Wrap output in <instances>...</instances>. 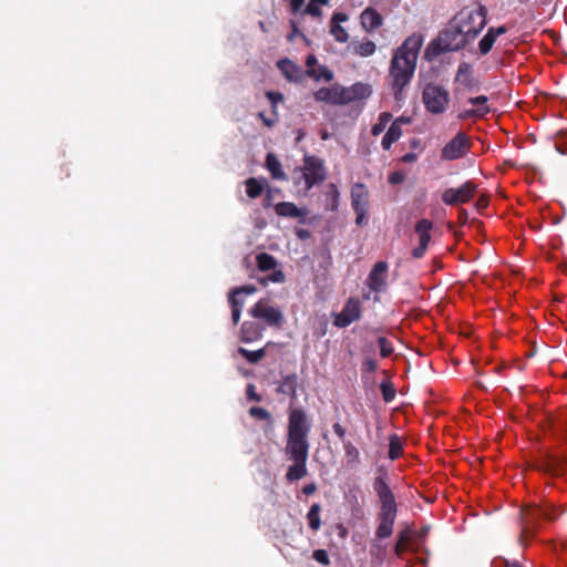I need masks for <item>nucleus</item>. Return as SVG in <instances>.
Returning a JSON list of instances; mask_svg holds the SVG:
<instances>
[{"label":"nucleus","mask_w":567,"mask_h":567,"mask_svg":"<svg viewBox=\"0 0 567 567\" xmlns=\"http://www.w3.org/2000/svg\"><path fill=\"white\" fill-rule=\"evenodd\" d=\"M422 44L423 38L419 34H412L404 40L392 55L388 83L396 101L403 100L404 90L410 85L414 76Z\"/></svg>","instance_id":"nucleus-1"},{"label":"nucleus","mask_w":567,"mask_h":567,"mask_svg":"<svg viewBox=\"0 0 567 567\" xmlns=\"http://www.w3.org/2000/svg\"><path fill=\"white\" fill-rule=\"evenodd\" d=\"M378 476L373 480V489L380 501V512L378 513L379 525L375 530V537L379 539L388 538L393 533V526L398 514V505L393 492L386 480L388 471L384 466H379Z\"/></svg>","instance_id":"nucleus-2"},{"label":"nucleus","mask_w":567,"mask_h":567,"mask_svg":"<svg viewBox=\"0 0 567 567\" xmlns=\"http://www.w3.org/2000/svg\"><path fill=\"white\" fill-rule=\"evenodd\" d=\"M472 42L467 40L466 35L451 19L445 28L440 31L439 35L427 44L424 56L426 60L431 61L444 53L464 50Z\"/></svg>","instance_id":"nucleus-3"},{"label":"nucleus","mask_w":567,"mask_h":567,"mask_svg":"<svg viewBox=\"0 0 567 567\" xmlns=\"http://www.w3.org/2000/svg\"><path fill=\"white\" fill-rule=\"evenodd\" d=\"M564 512L557 508L554 504L544 502L542 504H529L520 511L523 520V537H530L536 529L540 526L542 522H555Z\"/></svg>","instance_id":"nucleus-4"},{"label":"nucleus","mask_w":567,"mask_h":567,"mask_svg":"<svg viewBox=\"0 0 567 567\" xmlns=\"http://www.w3.org/2000/svg\"><path fill=\"white\" fill-rule=\"evenodd\" d=\"M487 12V8L477 2L461 9L452 18V21L462 30L467 40L473 42L486 25Z\"/></svg>","instance_id":"nucleus-5"},{"label":"nucleus","mask_w":567,"mask_h":567,"mask_svg":"<svg viewBox=\"0 0 567 567\" xmlns=\"http://www.w3.org/2000/svg\"><path fill=\"white\" fill-rule=\"evenodd\" d=\"M295 183L299 184L305 181V190L311 189L315 185L321 183L326 178V172L322 159L313 155H306L303 166L293 171Z\"/></svg>","instance_id":"nucleus-6"},{"label":"nucleus","mask_w":567,"mask_h":567,"mask_svg":"<svg viewBox=\"0 0 567 567\" xmlns=\"http://www.w3.org/2000/svg\"><path fill=\"white\" fill-rule=\"evenodd\" d=\"M422 102L429 113L443 114L450 103V93L442 85L427 83L422 92Z\"/></svg>","instance_id":"nucleus-7"},{"label":"nucleus","mask_w":567,"mask_h":567,"mask_svg":"<svg viewBox=\"0 0 567 567\" xmlns=\"http://www.w3.org/2000/svg\"><path fill=\"white\" fill-rule=\"evenodd\" d=\"M456 87L454 89L455 104L461 105L464 99V92L475 91L480 87V81L474 76V70L471 63L461 62L454 78Z\"/></svg>","instance_id":"nucleus-8"},{"label":"nucleus","mask_w":567,"mask_h":567,"mask_svg":"<svg viewBox=\"0 0 567 567\" xmlns=\"http://www.w3.org/2000/svg\"><path fill=\"white\" fill-rule=\"evenodd\" d=\"M248 313L255 319L264 320L269 327L281 328L285 318L284 313L279 308L269 305L266 299L257 301L249 310Z\"/></svg>","instance_id":"nucleus-9"},{"label":"nucleus","mask_w":567,"mask_h":567,"mask_svg":"<svg viewBox=\"0 0 567 567\" xmlns=\"http://www.w3.org/2000/svg\"><path fill=\"white\" fill-rule=\"evenodd\" d=\"M351 207L355 213V224L367 225V213L369 209V190L363 183H355L351 187Z\"/></svg>","instance_id":"nucleus-10"},{"label":"nucleus","mask_w":567,"mask_h":567,"mask_svg":"<svg viewBox=\"0 0 567 567\" xmlns=\"http://www.w3.org/2000/svg\"><path fill=\"white\" fill-rule=\"evenodd\" d=\"M362 316V303L358 297H350L342 310L333 313V326L337 328H347L351 323L360 320Z\"/></svg>","instance_id":"nucleus-11"},{"label":"nucleus","mask_w":567,"mask_h":567,"mask_svg":"<svg viewBox=\"0 0 567 567\" xmlns=\"http://www.w3.org/2000/svg\"><path fill=\"white\" fill-rule=\"evenodd\" d=\"M476 193V185L467 181L458 188H447L442 194V202L449 206L468 203Z\"/></svg>","instance_id":"nucleus-12"},{"label":"nucleus","mask_w":567,"mask_h":567,"mask_svg":"<svg viewBox=\"0 0 567 567\" xmlns=\"http://www.w3.org/2000/svg\"><path fill=\"white\" fill-rule=\"evenodd\" d=\"M471 148L468 137L465 133L458 132L441 151V158L455 161L465 156Z\"/></svg>","instance_id":"nucleus-13"},{"label":"nucleus","mask_w":567,"mask_h":567,"mask_svg":"<svg viewBox=\"0 0 567 567\" xmlns=\"http://www.w3.org/2000/svg\"><path fill=\"white\" fill-rule=\"evenodd\" d=\"M388 271L386 261H378L371 269L367 278V286L372 292L381 293L388 290Z\"/></svg>","instance_id":"nucleus-14"},{"label":"nucleus","mask_w":567,"mask_h":567,"mask_svg":"<svg viewBox=\"0 0 567 567\" xmlns=\"http://www.w3.org/2000/svg\"><path fill=\"white\" fill-rule=\"evenodd\" d=\"M310 423L302 409H291L288 417V433L291 436L308 437Z\"/></svg>","instance_id":"nucleus-15"},{"label":"nucleus","mask_w":567,"mask_h":567,"mask_svg":"<svg viewBox=\"0 0 567 567\" xmlns=\"http://www.w3.org/2000/svg\"><path fill=\"white\" fill-rule=\"evenodd\" d=\"M347 99V90L340 84H334L330 87H321L315 92V100L318 102L346 105L349 104Z\"/></svg>","instance_id":"nucleus-16"},{"label":"nucleus","mask_w":567,"mask_h":567,"mask_svg":"<svg viewBox=\"0 0 567 567\" xmlns=\"http://www.w3.org/2000/svg\"><path fill=\"white\" fill-rule=\"evenodd\" d=\"M309 449L308 437L287 435L285 453L289 460H308Z\"/></svg>","instance_id":"nucleus-17"},{"label":"nucleus","mask_w":567,"mask_h":567,"mask_svg":"<svg viewBox=\"0 0 567 567\" xmlns=\"http://www.w3.org/2000/svg\"><path fill=\"white\" fill-rule=\"evenodd\" d=\"M348 20V16L343 12H336L331 18L330 23V33L333 35L334 40L344 43L349 39V34L343 27H341L342 22Z\"/></svg>","instance_id":"nucleus-18"},{"label":"nucleus","mask_w":567,"mask_h":567,"mask_svg":"<svg viewBox=\"0 0 567 567\" xmlns=\"http://www.w3.org/2000/svg\"><path fill=\"white\" fill-rule=\"evenodd\" d=\"M265 328L256 321H245L240 328V341L249 343L261 338Z\"/></svg>","instance_id":"nucleus-19"},{"label":"nucleus","mask_w":567,"mask_h":567,"mask_svg":"<svg viewBox=\"0 0 567 567\" xmlns=\"http://www.w3.org/2000/svg\"><path fill=\"white\" fill-rule=\"evenodd\" d=\"M382 22V16L371 7L364 9L361 13V24L368 32H372L381 27Z\"/></svg>","instance_id":"nucleus-20"},{"label":"nucleus","mask_w":567,"mask_h":567,"mask_svg":"<svg viewBox=\"0 0 567 567\" xmlns=\"http://www.w3.org/2000/svg\"><path fill=\"white\" fill-rule=\"evenodd\" d=\"M277 66L289 81L297 82L302 79V69L289 59L279 60Z\"/></svg>","instance_id":"nucleus-21"},{"label":"nucleus","mask_w":567,"mask_h":567,"mask_svg":"<svg viewBox=\"0 0 567 567\" xmlns=\"http://www.w3.org/2000/svg\"><path fill=\"white\" fill-rule=\"evenodd\" d=\"M298 375L296 373L285 375L280 381L277 392L289 395L292 401L297 400Z\"/></svg>","instance_id":"nucleus-22"},{"label":"nucleus","mask_w":567,"mask_h":567,"mask_svg":"<svg viewBox=\"0 0 567 567\" xmlns=\"http://www.w3.org/2000/svg\"><path fill=\"white\" fill-rule=\"evenodd\" d=\"M348 103L360 101L371 95V87L369 84L357 82L351 86L346 87Z\"/></svg>","instance_id":"nucleus-23"},{"label":"nucleus","mask_w":567,"mask_h":567,"mask_svg":"<svg viewBox=\"0 0 567 567\" xmlns=\"http://www.w3.org/2000/svg\"><path fill=\"white\" fill-rule=\"evenodd\" d=\"M432 229L433 223L430 219L422 218L415 224L414 231L419 236V245L429 246Z\"/></svg>","instance_id":"nucleus-24"},{"label":"nucleus","mask_w":567,"mask_h":567,"mask_svg":"<svg viewBox=\"0 0 567 567\" xmlns=\"http://www.w3.org/2000/svg\"><path fill=\"white\" fill-rule=\"evenodd\" d=\"M293 464L290 465L286 473V478L289 482L299 481L305 477L308 473L307 461L308 460H292Z\"/></svg>","instance_id":"nucleus-25"},{"label":"nucleus","mask_w":567,"mask_h":567,"mask_svg":"<svg viewBox=\"0 0 567 567\" xmlns=\"http://www.w3.org/2000/svg\"><path fill=\"white\" fill-rule=\"evenodd\" d=\"M275 212L278 216L301 218L305 213L291 202H281L275 206Z\"/></svg>","instance_id":"nucleus-26"},{"label":"nucleus","mask_w":567,"mask_h":567,"mask_svg":"<svg viewBox=\"0 0 567 567\" xmlns=\"http://www.w3.org/2000/svg\"><path fill=\"white\" fill-rule=\"evenodd\" d=\"M266 167L269 171L271 177L278 181H286L287 175L282 171L281 163L277 158V156L272 153L267 154L266 156Z\"/></svg>","instance_id":"nucleus-27"},{"label":"nucleus","mask_w":567,"mask_h":567,"mask_svg":"<svg viewBox=\"0 0 567 567\" xmlns=\"http://www.w3.org/2000/svg\"><path fill=\"white\" fill-rule=\"evenodd\" d=\"M538 470L550 475H558L561 471V462L557 457L547 456L538 464Z\"/></svg>","instance_id":"nucleus-28"},{"label":"nucleus","mask_w":567,"mask_h":567,"mask_svg":"<svg viewBox=\"0 0 567 567\" xmlns=\"http://www.w3.org/2000/svg\"><path fill=\"white\" fill-rule=\"evenodd\" d=\"M401 136V126L398 125V123H392L381 141L383 150H390L392 144L395 143Z\"/></svg>","instance_id":"nucleus-29"},{"label":"nucleus","mask_w":567,"mask_h":567,"mask_svg":"<svg viewBox=\"0 0 567 567\" xmlns=\"http://www.w3.org/2000/svg\"><path fill=\"white\" fill-rule=\"evenodd\" d=\"M321 506L318 503H315L310 506L307 513L308 526L311 530L317 532L321 527V518H320Z\"/></svg>","instance_id":"nucleus-30"},{"label":"nucleus","mask_w":567,"mask_h":567,"mask_svg":"<svg viewBox=\"0 0 567 567\" xmlns=\"http://www.w3.org/2000/svg\"><path fill=\"white\" fill-rule=\"evenodd\" d=\"M265 183H266V181H264V183H262V182H259L255 177H249L248 179H246L245 185H246L247 196L249 198L259 197L264 192Z\"/></svg>","instance_id":"nucleus-31"},{"label":"nucleus","mask_w":567,"mask_h":567,"mask_svg":"<svg viewBox=\"0 0 567 567\" xmlns=\"http://www.w3.org/2000/svg\"><path fill=\"white\" fill-rule=\"evenodd\" d=\"M403 454V444L401 437L396 434L389 436V458L394 461Z\"/></svg>","instance_id":"nucleus-32"},{"label":"nucleus","mask_w":567,"mask_h":567,"mask_svg":"<svg viewBox=\"0 0 567 567\" xmlns=\"http://www.w3.org/2000/svg\"><path fill=\"white\" fill-rule=\"evenodd\" d=\"M257 267L261 271H269L277 267L276 258L268 252H260L256 256Z\"/></svg>","instance_id":"nucleus-33"},{"label":"nucleus","mask_w":567,"mask_h":567,"mask_svg":"<svg viewBox=\"0 0 567 567\" xmlns=\"http://www.w3.org/2000/svg\"><path fill=\"white\" fill-rule=\"evenodd\" d=\"M238 353L244 357L249 363L251 364H256L258 363L260 360H262L266 355V350L265 348H261V349H258L256 351H250L246 348H243V347H239L238 348Z\"/></svg>","instance_id":"nucleus-34"},{"label":"nucleus","mask_w":567,"mask_h":567,"mask_svg":"<svg viewBox=\"0 0 567 567\" xmlns=\"http://www.w3.org/2000/svg\"><path fill=\"white\" fill-rule=\"evenodd\" d=\"M496 40L497 39L495 38V35L491 32L489 29H487V32L483 35V38L478 42L480 54L481 55L488 54L492 51Z\"/></svg>","instance_id":"nucleus-35"},{"label":"nucleus","mask_w":567,"mask_h":567,"mask_svg":"<svg viewBox=\"0 0 567 567\" xmlns=\"http://www.w3.org/2000/svg\"><path fill=\"white\" fill-rule=\"evenodd\" d=\"M344 455L349 465L360 461V452L358 447L350 441L343 442Z\"/></svg>","instance_id":"nucleus-36"},{"label":"nucleus","mask_w":567,"mask_h":567,"mask_svg":"<svg viewBox=\"0 0 567 567\" xmlns=\"http://www.w3.org/2000/svg\"><path fill=\"white\" fill-rule=\"evenodd\" d=\"M228 301L231 307V320L234 324H237L240 320V315L244 306V300L236 296H229Z\"/></svg>","instance_id":"nucleus-37"},{"label":"nucleus","mask_w":567,"mask_h":567,"mask_svg":"<svg viewBox=\"0 0 567 567\" xmlns=\"http://www.w3.org/2000/svg\"><path fill=\"white\" fill-rule=\"evenodd\" d=\"M327 197L330 199L328 209L331 212L338 210L340 193L336 184L330 183L328 185Z\"/></svg>","instance_id":"nucleus-38"},{"label":"nucleus","mask_w":567,"mask_h":567,"mask_svg":"<svg viewBox=\"0 0 567 567\" xmlns=\"http://www.w3.org/2000/svg\"><path fill=\"white\" fill-rule=\"evenodd\" d=\"M391 120H392V114L391 113L382 112L379 115L378 123H375L372 126V130H371L372 135H374V136L380 135L385 130L386 125L389 124V122Z\"/></svg>","instance_id":"nucleus-39"},{"label":"nucleus","mask_w":567,"mask_h":567,"mask_svg":"<svg viewBox=\"0 0 567 567\" xmlns=\"http://www.w3.org/2000/svg\"><path fill=\"white\" fill-rule=\"evenodd\" d=\"M375 50L377 45L371 40H365L354 48L355 53L360 56H370L375 52Z\"/></svg>","instance_id":"nucleus-40"},{"label":"nucleus","mask_w":567,"mask_h":567,"mask_svg":"<svg viewBox=\"0 0 567 567\" xmlns=\"http://www.w3.org/2000/svg\"><path fill=\"white\" fill-rule=\"evenodd\" d=\"M467 103L474 105V109H483V115H487L491 112V107L488 106V97L486 95H478L474 97H468Z\"/></svg>","instance_id":"nucleus-41"},{"label":"nucleus","mask_w":567,"mask_h":567,"mask_svg":"<svg viewBox=\"0 0 567 567\" xmlns=\"http://www.w3.org/2000/svg\"><path fill=\"white\" fill-rule=\"evenodd\" d=\"M307 74L316 80L323 79L327 82L333 79V73L327 66H320L319 70H307Z\"/></svg>","instance_id":"nucleus-42"},{"label":"nucleus","mask_w":567,"mask_h":567,"mask_svg":"<svg viewBox=\"0 0 567 567\" xmlns=\"http://www.w3.org/2000/svg\"><path fill=\"white\" fill-rule=\"evenodd\" d=\"M378 344L380 347V354L382 358H388L394 352L392 342L385 337H379Z\"/></svg>","instance_id":"nucleus-43"},{"label":"nucleus","mask_w":567,"mask_h":567,"mask_svg":"<svg viewBox=\"0 0 567 567\" xmlns=\"http://www.w3.org/2000/svg\"><path fill=\"white\" fill-rule=\"evenodd\" d=\"M249 415L258 420L272 422L271 414L261 406H251L248 411Z\"/></svg>","instance_id":"nucleus-44"},{"label":"nucleus","mask_w":567,"mask_h":567,"mask_svg":"<svg viewBox=\"0 0 567 567\" xmlns=\"http://www.w3.org/2000/svg\"><path fill=\"white\" fill-rule=\"evenodd\" d=\"M380 390L385 402H391L395 398L396 391L391 382H382Z\"/></svg>","instance_id":"nucleus-45"},{"label":"nucleus","mask_w":567,"mask_h":567,"mask_svg":"<svg viewBox=\"0 0 567 567\" xmlns=\"http://www.w3.org/2000/svg\"><path fill=\"white\" fill-rule=\"evenodd\" d=\"M484 111L483 109H467V110H462L458 114H457V118L461 120V121H465V120H470V118H474V117H484L483 115V112Z\"/></svg>","instance_id":"nucleus-46"},{"label":"nucleus","mask_w":567,"mask_h":567,"mask_svg":"<svg viewBox=\"0 0 567 567\" xmlns=\"http://www.w3.org/2000/svg\"><path fill=\"white\" fill-rule=\"evenodd\" d=\"M257 291V288L252 285H245V286H241V287H236L234 288L230 292H229V296H236L237 298L240 297V295H252Z\"/></svg>","instance_id":"nucleus-47"},{"label":"nucleus","mask_w":567,"mask_h":567,"mask_svg":"<svg viewBox=\"0 0 567 567\" xmlns=\"http://www.w3.org/2000/svg\"><path fill=\"white\" fill-rule=\"evenodd\" d=\"M312 558L323 566L330 565V558L326 549L313 550Z\"/></svg>","instance_id":"nucleus-48"},{"label":"nucleus","mask_w":567,"mask_h":567,"mask_svg":"<svg viewBox=\"0 0 567 567\" xmlns=\"http://www.w3.org/2000/svg\"><path fill=\"white\" fill-rule=\"evenodd\" d=\"M302 14H309L311 17H320L322 13V10L320 9L319 4L309 2L303 10H301Z\"/></svg>","instance_id":"nucleus-49"},{"label":"nucleus","mask_w":567,"mask_h":567,"mask_svg":"<svg viewBox=\"0 0 567 567\" xmlns=\"http://www.w3.org/2000/svg\"><path fill=\"white\" fill-rule=\"evenodd\" d=\"M267 99L271 103L272 107L275 109L277 103L281 102L284 100V95L279 92L268 91L266 93Z\"/></svg>","instance_id":"nucleus-50"},{"label":"nucleus","mask_w":567,"mask_h":567,"mask_svg":"<svg viewBox=\"0 0 567 567\" xmlns=\"http://www.w3.org/2000/svg\"><path fill=\"white\" fill-rule=\"evenodd\" d=\"M405 178V174L401 171L393 172L389 175V183L392 185L401 184Z\"/></svg>","instance_id":"nucleus-51"},{"label":"nucleus","mask_w":567,"mask_h":567,"mask_svg":"<svg viewBox=\"0 0 567 567\" xmlns=\"http://www.w3.org/2000/svg\"><path fill=\"white\" fill-rule=\"evenodd\" d=\"M306 0H289V10L292 14L300 13Z\"/></svg>","instance_id":"nucleus-52"},{"label":"nucleus","mask_w":567,"mask_h":567,"mask_svg":"<svg viewBox=\"0 0 567 567\" xmlns=\"http://www.w3.org/2000/svg\"><path fill=\"white\" fill-rule=\"evenodd\" d=\"M246 394L248 400L259 402L261 401V396L256 392V386L254 384H248L246 389Z\"/></svg>","instance_id":"nucleus-53"},{"label":"nucleus","mask_w":567,"mask_h":567,"mask_svg":"<svg viewBox=\"0 0 567 567\" xmlns=\"http://www.w3.org/2000/svg\"><path fill=\"white\" fill-rule=\"evenodd\" d=\"M363 369L369 373H373L378 369V362L373 358H365L363 361Z\"/></svg>","instance_id":"nucleus-54"},{"label":"nucleus","mask_w":567,"mask_h":567,"mask_svg":"<svg viewBox=\"0 0 567 567\" xmlns=\"http://www.w3.org/2000/svg\"><path fill=\"white\" fill-rule=\"evenodd\" d=\"M332 430L334 432V434L343 442H347L346 441V429L340 424V423H334L332 425Z\"/></svg>","instance_id":"nucleus-55"},{"label":"nucleus","mask_w":567,"mask_h":567,"mask_svg":"<svg viewBox=\"0 0 567 567\" xmlns=\"http://www.w3.org/2000/svg\"><path fill=\"white\" fill-rule=\"evenodd\" d=\"M272 270L274 272L268 276V280L272 282H284L286 278L282 270H276V268Z\"/></svg>","instance_id":"nucleus-56"},{"label":"nucleus","mask_w":567,"mask_h":567,"mask_svg":"<svg viewBox=\"0 0 567 567\" xmlns=\"http://www.w3.org/2000/svg\"><path fill=\"white\" fill-rule=\"evenodd\" d=\"M410 537H411V529L405 528L399 533L398 542L408 545Z\"/></svg>","instance_id":"nucleus-57"},{"label":"nucleus","mask_w":567,"mask_h":567,"mask_svg":"<svg viewBox=\"0 0 567 567\" xmlns=\"http://www.w3.org/2000/svg\"><path fill=\"white\" fill-rule=\"evenodd\" d=\"M427 250V246H424V245H419L417 247H415L413 250H412V256L416 259H420L424 256V254L426 252Z\"/></svg>","instance_id":"nucleus-58"},{"label":"nucleus","mask_w":567,"mask_h":567,"mask_svg":"<svg viewBox=\"0 0 567 567\" xmlns=\"http://www.w3.org/2000/svg\"><path fill=\"white\" fill-rule=\"evenodd\" d=\"M491 30V32L495 35V38L497 39L499 35H503L505 34L507 31H508V28L503 24V25H499V27H491L488 28Z\"/></svg>","instance_id":"nucleus-59"},{"label":"nucleus","mask_w":567,"mask_h":567,"mask_svg":"<svg viewBox=\"0 0 567 567\" xmlns=\"http://www.w3.org/2000/svg\"><path fill=\"white\" fill-rule=\"evenodd\" d=\"M317 492V485L316 483L307 484L302 487V493L306 495H312Z\"/></svg>","instance_id":"nucleus-60"},{"label":"nucleus","mask_w":567,"mask_h":567,"mask_svg":"<svg viewBox=\"0 0 567 567\" xmlns=\"http://www.w3.org/2000/svg\"><path fill=\"white\" fill-rule=\"evenodd\" d=\"M317 64V58L313 54H309L306 59L307 70H316L315 65Z\"/></svg>","instance_id":"nucleus-61"},{"label":"nucleus","mask_w":567,"mask_h":567,"mask_svg":"<svg viewBox=\"0 0 567 567\" xmlns=\"http://www.w3.org/2000/svg\"><path fill=\"white\" fill-rule=\"evenodd\" d=\"M291 33L287 37L288 41H292L297 34H300V31L295 21H291Z\"/></svg>","instance_id":"nucleus-62"},{"label":"nucleus","mask_w":567,"mask_h":567,"mask_svg":"<svg viewBox=\"0 0 567 567\" xmlns=\"http://www.w3.org/2000/svg\"><path fill=\"white\" fill-rule=\"evenodd\" d=\"M259 116L262 118L264 124L268 127L274 126L276 123L275 118H269V117L265 116L264 113H259Z\"/></svg>","instance_id":"nucleus-63"},{"label":"nucleus","mask_w":567,"mask_h":567,"mask_svg":"<svg viewBox=\"0 0 567 567\" xmlns=\"http://www.w3.org/2000/svg\"><path fill=\"white\" fill-rule=\"evenodd\" d=\"M511 560L508 559H498L495 561V564L497 565V567H511Z\"/></svg>","instance_id":"nucleus-64"}]
</instances>
